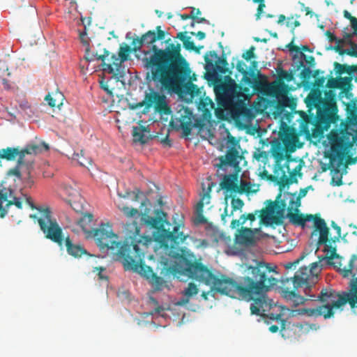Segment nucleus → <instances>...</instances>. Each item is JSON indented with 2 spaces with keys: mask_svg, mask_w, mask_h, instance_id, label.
I'll return each instance as SVG.
<instances>
[{
  "mask_svg": "<svg viewBox=\"0 0 357 357\" xmlns=\"http://www.w3.org/2000/svg\"><path fill=\"white\" fill-rule=\"evenodd\" d=\"M328 239L326 243H323L321 245H325L324 251L330 252L329 256H321L319 257V259H321V264L325 265L333 266L342 276L344 273L343 269H347V266H343L342 262L343 257H340L336 253V247L335 245H331L332 242L327 243Z\"/></svg>",
  "mask_w": 357,
  "mask_h": 357,
  "instance_id": "obj_17",
  "label": "nucleus"
},
{
  "mask_svg": "<svg viewBox=\"0 0 357 357\" xmlns=\"http://www.w3.org/2000/svg\"><path fill=\"white\" fill-rule=\"evenodd\" d=\"M202 204L197 203L195 206V213L196 216L194 220V222L195 225L200 224H206L207 222V219L204 217V208H202Z\"/></svg>",
  "mask_w": 357,
  "mask_h": 357,
  "instance_id": "obj_40",
  "label": "nucleus"
},
{
  "mask_svg": "<svg viewBox=\"0 0 357 357\" xmlns=\"http://www.w3.org/2000/svg\"><path fill=\"white\" fill-rule=\"evenodd\" d=\"M109 55V52L106 49L103 50V54H98V53L91 52L89 49L86 50L85 59L87 61H91L94 60H101L103 63L102 64L104 70H107L109 73H114V69L113 66H115L116 70L119 71L123 62H120V57L116 54H112L111 56L112 63H105V59Z\"/></svg>",
  "mask_w": 357,
  "mask_h": 357,
  "instance_id": "obj_18",
  "label": "nucleus"
},
{
  "mask_svg": "<svg viewBox=\"0 0 357 357\" xmlns=\"http://www.w3.org/2000/svg\"><path fill=\"white\" fill-rule=\"evenodd\" d=\"M339 78H333L331 77L328 79V82L326 83L327 87L330 89H338V84H339Z\"/></svg>",
  "mask_w": 357,
  "mask_h": 357,
  "instance_id": "obj_59",
  "label": "nucleus"
},
{
  "mask_svg": "<svg viewBox=\"0 0 357 357\" xmlns=\"http://www.w3.org/2000/svg\"><path fill=\"white\" fill-rule=\"evenodd\" d=\"M204 190H205L204 189ZM211 186H208L206 191L203 192V194L201 195L200 200L198 202V203L202 204V208H204V205H207L210 204L211 202Z\"/></svg>",
  "mask_w": 357,
  "mask_h": 357,
  "instance_id": "obj_45",
  "label": "nucleus"
},
{
  "mask_svg": "<svg viewBox=\"0 0 357 357\" xmlns=\"http://www.w3.org/2000/svg\"><path fill=\"white\" fill-rule=\"evenodd\" d=\"M236 68L238 71L241 73H244L248 71L247 70V66L245 63L241 61H238L236 64Z\"/></svg>",
  "mask_w": 357,
  "mask_h": 357,
  "instance_id": "obj_63",
  "label": "nucleus"
},
{
  "mask_svg": "<svg viewBox=\"0 0 357 357\" xmlns=\"http://www.w3.org/2000/svg\"><path fill=\"white\" fill-rule=\"evenodd\" d=\"M350 291L349 294H340L331 289H323L318 296L314 294L307 295L310 301H319L324 305L314 308H301L298 310L299 314H307L309 317L323 316L325 319L333 316L334 310L340 309L342 306L349 303L351 308L357 305V289H354L353 283H349Z\"/></svg>",
  "mask_w": 357,
  "mask_h": 357,
  "instance_id": "obj_6",
  "label": "nucleus"
},
{
  "mask_svg": "<svg viewBox=\"0 0 357 357\" xmlns=\"http://www.w3.org/2000/svg\"><path fill=\"white\" fill-rule=\"evenodd\" d=\"M286 146L283 143L278 139H274L271 143V153L277 162L284 160L285 157Z\"/></svg>",
  "mask_w": 357,
  "mask_h": 357,
  "instance_id": "obj_29",
  "label": "nucleus"
},
{
  "mask_svg": "<svg viewBox=\"0 0 357 357\" xmlns=\"http://www.w3.org/2000/svg\"><path fill=\"white\" fill-rule=\"evenodd\" d=\"M123 211L128 217H134L138 214V210L135 208L124 207Z\"/></svg>",
  "mask_w": 357,
  "mask_h": 357,
  "instance_id": "obj_58",
  "label": "nucleus"
},
{
  "mask_svg": "<svg viewBox=\"0 0 357 357\" xmlns=\"http://www.w3.org/2000/svg\"><path fill=\"white\" fill-rule=\"evenodd\" d=\"M50 147L45 142H42L39 144H27L24 149H21L20 158L17 160V164L19 165H23L25 164L24 157L26 154L28 155H36L42 153L44 151L49 150Z\"/></svg>",
  "mask_w": 357,
  "mask_h": 357,
  "instance_id": "obj_23",
  "label": "nucleus"
},
{
  "mask_svg": "<svg viewBox=\"0 0 357 357\" xmlns=\"http://www.w3.org/2000/svg\"><path fill=\"white\" fill-rule=\"evenodd\" d=\"M18 192L26 196L30 200V202L33 204L34 207L32 208L27 201H24L23 204L26 203L32 209H37L40 211V217H38L36 215H31L30 218L33 220H37L40 228L45 238L51 240L59 246H62L64 241L63 231L56 220L52 218L50 208H36L30 197L23 194L21 190Z\"/></svg>",
  "mask_w": 357,
  "mask_h": 357,
  "instance_id": "obj_12",
  "label": "nucleus"
},
{
  "mask_svg": "<svg viewBox=\"0 0 357 357\" xmlns=\"http://www.w3.org/2000/svg\"><path fill=\"white\" fill-rule=\"evenodd\" d=\"M222 190L230 192H236L238 189V175L236 174L225 175L220 183Z\"/></svg>",
  "mask_w": 357,
  "mask_h": 357,
  "instance_id": "obj_28",
  "label": "nucleus"
},
{
  "mask_svg": "<svg viewBox=\"0 0 357 357\" xmlns=\"http://www.w3.org/2000/svg\"><path fill=\"white\" fill-rule=\"evenodd\" d=\"M287 107L290 108L292 111L296 107L294 100L288 98L287 95L278 99L275 106V112L278 115L285 117L289 121L292 117V114L285 110Z\"/></svg>",
  "mask_w": 357,
  "mask_h": 357,
  "instance_id": "obj_22",
  "label": "nucleus"
},
{
  "mask_svg": "<svg viewBox=\"0 0 357 357\" xmlns=\"http://www.w3.org/2000/svg\"><path fill=\"white\" fill-rule=\"evenodd\" d=\"M269 93L279 99L287 95V85L282 81L273 83L269 86Z\"/></svg>",
  "mask_w": 357,
  "mask_h": 357,
  "instance_id": "obj_33",
  "label": "nucleus"
},
{
  "mask_svg": "<svg viewBox=\"0 0 357 357\" xmlns=\"http://www.w3.org/2000/svg\"><path fill=\"white\" fill-rule=\"evenodd\" d=\"M165 31L161 29L160 26H156V32L155 31H149L144 34H143L142 36V38L144 45H152V46H153L154 45L153 44L155 42H156L157 40H163L165 38ZM152 48L153 47H151V50H153ZM152 52L153 53L149 56H147V54L149 53V52H146V56L143 59V60L145 58L150 57L153 54V51ZM143 63H144V61Z\"/></svg>",
  "mask_w": 357,
  "mask_h": 357,
  "instance_id": "obj_25",
  "label": "nucleus"
},
{
  "mask_svg": "<svg viewBox=\"0 0 357 357\" xmlns=\"http://www.w3.org/2000/svg\"><path fill=\"white\" fill-rule=\"evenodd\" d=\"M148 130L144 126L133 127L132 136L134 137V140L142 144H145L147 142V139L144 132Z\"/></svg>",
  "mask_w": 357,
  "mask_h": 357,
  "instance_id": "obj_39",
  "label": "nucleus"
},
{
  "mask_svg": "<svg viewBox=\"0 0 357 357\" xmlns=\"http://www.w3.org/2000/svg\"><path fill=\"white\" fill-rule=\"evenodd\" d=\"M259 6L257 9V13L255 14V17L257 20H259L261 18V14L264 13V8L266 7L265 2L258 3Z\"/></svg>",
  "mask_w": 357,
  "mask_h": 357,
  "instance_id": "obj_61",
  "label": "nucleus"
},
{
  "mask_svg": "<svg viewBox=\"0 0 357 357\" xmlns=\"http://www.w3.org/2000/svg\"><path fill=\"white\" fill-rule=\"evenodd\" d=\"M192 112L188 108H185L182 113H180L179 116L176 119L180 123V128L183 131L184 136L187 137L190 135L192 128Z\"/></svg>",
  "mask_w": 357,
  "mask_h": 357,
  "instance_id": "obj_26",
  "label": "nucleus"
},
{
  "mask_svg": "<svg viewBox=\"0 0 357 357\" xmlns=\"http://www.w3.org/2000/svg\"><path fill=\"white\" fill-rule=\"evenodd\" d=\"M296 137L292 132V130L289 126H282L278 132V140L283 143L286 146H291L293 145Z\"/></svg>",
  "mask_w": 357,
  "mask_h": 357,
  "instance_id": "obj_30",
  "label": "nucleus"
},
{
  "mask_svg": "<svg viewBox=\"0 0 357 357\" xmlns=\"http://www.w3.org/2000/svg\"><path fill=\"white\" fill-rule=\"evenodd\" d=\"M170 255L175 258L176 265L169 266L167 272L173 275H185L210 286L208 291L201 294L204 300H208L210 294L214 297L218 293L234 298L252 301L250 309L251 314L256 315H263L275 305L265 295L278 282L271 274L274 269L268 264L259 261L255 266H248L245 271V275L237 282L225 275L216 276L185 248L178 249L176 252L172 251Z\"/></svg>",
  "mask_w": 357,
  "mask_h": 357,
  "instance_id": "obj_1",
  "label": "nucleus"
},
{
  "mask_svg": "<svg viewBox=\"0 0 357 357\" xmlns=\"http://www.w3.org/2000/svg\"><path fill=\"white\" fill-rule=\"evenodd\" d=\"M307 105H312L317 109L315 126L317 128L327 130L337 121V107L332 99H323L320 93H314L309 97Z\"/></svg>",
  "mask_w": 357,
  "mask_h": 357,
  "instance_id": "obj_11",
  "label": "nucleus"
},
{
  "mask_svg": "<svg viewBox=\"0 0 357 357\" xmlns=\"http://www.w3.org/2000/svg\"><path fill=\"white\" fill-rule=\"evenodd\" d=\"M342 40L337 41L333 50L340 55L347 54L355 57L354 48L344 50L342 48Z\"/></svg>",
  "mask_w": 357,
  "mask_h": 357,
  "instance_id": "obj_42",
  "label": "nucleus"
},
{
  "mask_svg": "<svg viewBox=\"0 0 357 357\" xmlns=\"http://www.w3.org/2000/svg\"><path fill=\"white\" fill-rule=\"evenodd\" d=\"M139 231L140 229L136 223L127 226V234L116 253V259L123 264L126 270L133 271L148 280L155 291H160L165 281L144 261V254L152 241L151 238L141 235Z\"/></svg>",
  "mask_w": 357,
  "mask_h": 357,
  "instance_id": "obj_3",
  "label": "nucleus"
},
{
  "mask_svg": "<svg viewBox=\"0 0 357 357\" xmlns=\"http://www.w3.org/2000/svg\"><path fill=\"white\" fill-rule=\"evenodd\" d=\"M142 220L145 225L157 230L158 236L156 240L165 248H174L189 237L181 230L184 227L183 224H177L171 230V224L167 220V213L160 209L155 211L153 217L144 214Z\"/></svg>",
  "mask_w": 357,
  "mask_h": 357,
  "instance_id": "obj_8",
  "label": "nucleus"
},
{
  "mask_svg": "<svg viewBox=\"0 0 357 357\" xmlns=\"http://www.w3.org/2000/svg\"><path fill=\"white\" fill-rule=\"evenodd\" d=\"M343 278H348L352 276L356 278L357 275V253L353 255L347 266V269H343Z\"/></svg>",
  "mask_w": 357,
  "mask_h": 357,
  "instance_id": "obj_36",
  "label": "nucleus"
},
{
  "mask_svg": "<svg viewBox=\"0 0 357 357\" xmlns=\"http://www.w3.org/2000/svg\"><path fill=\"white\" fill-rule=\"evenodd\" d=\"M255 47L252 46L249 50H248L245 53L243 54V58L246 61H250L252 59L255 58Z\"/></svg>",
  "mask_w": 357,
  "mask_h": 357,
  "instance_id": "obj_56",
  "label": "nucleus"
},
{
  "mask_svg": "<svg viewBox=\"0 0 357 357\" xmlns=\"http://www.w3.org/2000/svg\"><path fill=\"white\" fill-rule=\"evenodd\" d=\"M187 32H179L177 33L176 38L180 39L183 44V47L187 50L195 51L197 53H199L200 49L203 46L196 47L192 41L190 40V37L186 36Z\"/></svg>",
  "mask_w": 357,
  "mask_h": 357,
  "instance_id": "obj_35",
  "label": "nucleus"
},
{
  "mask_svg": "<svg viewBox=\"0 0 357 357\" xmlns=\"http://www.w3.org/2000/svg\"><path fill=\"white\" fill-rule=\"evenodd\" d=\"M301 188L299 191L298 195L296 196V192L292 193L289 192H286L284 193V199L285 202L286 200H289V205H292L295 206V211L296 212H299L298 208L301 206V198L306 196L307 193L308 188ZM278 200H281L280 197Z\"/></svg>",
  "mask_w": 357,
  "mask_h": 357,
  "instance_id": "obj_27",
  "label": "nucleus"
},
{
  "mask_svg": "<svg viewBox=\"0 0 357 357\" xmlns=\"http://www.w3.org/2000/svg\"><path fill=\"white\" fill-rule=\"evenodd\" d=\"M294 162L296 161L287 158L286 162L283 165H278L274 172V178L277 180L280 189L284 188L286 185L297 183L296 176H302L301 169L303 161L300 160L295 167L291 169L290 163Z\"/></svg>",
  "mask_w": 357,
  "mask_h": 357,
  "instance_id": "obj_15",
  "label": "nucleus"
},
{
  "mask_svg": "<svg viewBox=\"0 0 357 357\" xmlns=\"http://www.w3.org/2000/svg\"><path fill=\"white\" fill-rule=\"evenodd\" d=\"M331 226L335 230L336 234L333 237H328L327 243L332 242L331 245H335V243L338 241L341 236V228L334 221H332Z\"/></svg>",
  "mask_w": 357,
  "mask_h": 357,
  "instance_id": "obj_47",
  "label": "nucleus"
},
{
  "mask_svg": "<svg viewBox=\"0 0 357 357\" xmlns=\"http://www.w3.org/2000/svg\"><path fill=\"white\" fill-rule=\"evenodd\" d=\"M27 201L32 208L33 205L30 200L15 188L6 186L3 183L0 187V217L4 218L10 208L15 206L17 209L23 208V202Z\"/></svg>",
  "mask_w": 357,
  "mask_h": 357,
  "instance_id": "obj_14",
  "label": "nucleus"
},
{
  "mask_svg": "<svg viewBox=\"0 0 357 357\" xmlns=\"http://www.w3.org/2000/svg\"><path fill=\"white\" fill-rule=\"evenodd\" d=\"M334 68L337 74L341 75L344 73H347L351 76L354 73H357V65L349 66L347 64H340L337 62H335Z\"/></svg>",
  "mask_w": 357,
  "mask_h": 357,
  "instance_id": "obj_38",
  "label": "nucleus"
},
{
  "mask_svg": "<svg viewBox=\"0 0 357 357\" xmlns=\"http://www.w3.org/2000/svg\"><path fill=\"white\" fill-rule=\"evenodd\" d=\"M199 289L197 288V285L193 282H190L183 291L185 297L181 298L178 302V305H183L188 303L189 302L190 298L193 296L197 295Z\"/></svg>",
  "mask_w": 357,
  "mask_h": 357,
  "instance_id": "obj_37",
  "label": "nucleus"
},
{
  "mask_svg": "<svg viewBox=\"0 0 357 357\" xmlns=\"http://www.w3.org/2000/svg\"><path fill=\"white\" fill-rule=\"evenodd\" d=\"M19 166L20 165L17 164V165L15 167L10 169L8 172V174L16 176L20 178L21 177V172Z\"/></svg>",
  "mask_w": 357,
  "mask_h": 357,
  "instance_id": "obj_64",
  "label": "nucleus"
},
{
  "mask_svg": "<svg viewBox=\"0 0 357 357\" xmlns=\"http://www.w3.org/2000/svg\"><path fill=\"white\" fill-rule=\"evenodd\" d=\"M73 160H77L83 167H88L89 165H91V160L84 157L83 151H81L80 153L74 154Z\"/></svg>",
  "mask_w": 357,
  "mask_h": 357,
  "instance_id": "obj_43",
  "label": "nucleus"
},
{
  "mask_svg": "<svg viewBox=\"0 0 357 357\" xmlns=\"http://www.w3.org/2000/svg\"><path fill=\"white\" fill-rule=\"evenodd\" d=\"M356 34V33H354V32H353L352 33L344 32L343 38H342V39L338 38V40H342V44L347 43V44L351 45V48H353V47H354V45H356V44H354L352 42L351 39H352L353 36Z\"/></svg>",
  "mask_w": 357,
  "mask_h": 357,
  "instance_id": "obj_51",
  "label": "nucleus"
},
{
  "mask_svg": "<svg viewBox=\"0 0 357 357\" xmlns=\"http://www.w3.org/2000/svg\"><path fill=\"white\" fill-rule=\"evenodd\" d=\"M303 69L300 73V77L303 80V82H308L310 79L313 77L312 71L310 68V67H305V66L302 67Z\"/></svg>",
  "mask_w": 357,
  "mask_h": 357,
  "instance_id": "obj_49",
  "label": "nucleus"
},
{
  "mask_svg": "<svg viewBox=\"0 0 357 357\" xmlns=\"http://www.w3.org/2000/svg\"><path fill=\"white\" fill-rule=\"evenodd\" d=\"M287 47L289 48L290 52H296V54H297L298 56H300V53H303V52L301 51L300 47L294 45L293 43H289Z\"/></svg>",
  "mask_w": 357,
  "mask_h": 357,
  "instance_id": "obj_62",
  "label": "nucleus"
},
{
  "mask_svg": "<svg viewBox=\"0 0 357 357\" xmlns=\"http://www.w3.org/2000/svg\"><path fill=\"white\" fill-rule=\"evenodd\" d=\"M142 193L141 190L139 188H136L135 190L132 192H126L124 195H121L124 198L129 197L131 195H133V200L137 202L139 200V196Z\"/></svg>",
  "mask_w": 357,
  "mask_h": 357,
  "instance_id": "obj_54",
  "label": "nucleus"
},
{
  "mask_svg": "<svg viewBox=\"0 0 357 357\" xmlns=\"http://www.w3.org/2000/svg\"><path fill=\"white\" fill-rule=\"evenodd\" d=\"M144 105L147 109L153 107L155 112L160 115H169L172 113L166 96L153 89L146 93L144 100L139 103L140 107Z\"/></svg>",
  "mask_w": 357,
  "mask_h": 357,
  "instance_id": "obj_16",
  "label": "nucleus"
},
{
  "mask_svg": "<svg viewBox=\"0 0 357 357\" xmlns=\"http://www.w3.org/2000/svg\"><path fill=\"white\" fill-rule=\"evenodd\" d=\"M319 73L320 71L319 70H315L313 73V77L315 79L314 86L317 87V89L323 87L326 81L325 77H319Z\"/></svg>",
  "mask_w": 357,
  "mask_h": 357,
  "instance_id": "obj_46",
  "label": "nucleus"
},
{
  "mask_svg": "<svg viewBox=\"0 0 357 357\" xmlns=\"http://www.w3.org/2000/svg\"><path fill=\"white\" fill-rule=\"evenodd\" d=\"M21 149L18 147H7L6 149H0V162L2 160L12 161L15 160L17 157L20 158Z\"/></svg>",
  "mask_w": 357,
  "mask_h": 357,
  "instance_id": "obj_32",
  "label": "nucleus"
},
{
  "mask_svg": "<svg viewBox=\"0 0 357 357\" xmlns=\"http://www.w3.org/2000/svg\"><path fill=\"white\" fill-rule=\"evenodd\" d=\"M252 185L250 182L246 181H241V184H238V189L236 190V192H238L240 194L242 193H250L252 192Z\"/></svg>",
  "mask_w": 357,
  "mask_h": 357,
  "instance_id": "obj_48",
  "label": "nucleus"
},
{
  "mask_svg": "<svg viewBox=\"0 0 357 357\" xmlns=\"http://www.w3.org/2000/svg\"><path fill=\"white\" fill-rule=\"evenodd\" d=\"M243 77L241 80V84H247L250 86H253V74L249 71L242 73Z\"/></svg>",
  "mask_w": 357,
  "mask_h": 357,
  "instance_id": "obj_50",
  "label": "nucleus"
},
{
  "mask_svg": "<svg viewBox=\"0 0 357 357\" xmlns=\"http://www.w3.org/2000/svg\"><path fill=\"white\" fill-rule=\"evenodd\" d=\"M68 253L74 257H80L87 253L86 250L79 245L73 243L69 237L64 238Z\"/></svg>",
  "mask_w": 357,
  "mask_h": 357,
  "instance_id": "obj_31",
  "label": "nucleus"
},
{
  "mask_svg": "<svg viewBox=\"0 0 357 357\" xmlns=\"http://www.w3.org/2000/svg\"><path fill=\"white\" fill-rule=\"evenodd\" d=\"M304 257H305V255H303L302 256H301L299 258L294 260V261L284 264V266L287 270L292 269V268L295 269L296 267L297 266V265L299 264V262L301 261H302L304 259Z\"/></svg>",
  "mask_w": 357,
  "mask_h": 357,
  "instance_id": "obj_53",
  "label": "nucleus"
},
{
  "mask_svg": "<svg viewBox=\"0 0 357 357\" xmlns=\"http://www.w3.org/2000/svg\"><path fill=\"white\" fill-rule=\"evenodd\" d=\"M152 50L153 54L144 59L147 79L161 91L178 93L185 88L192 97L199 95L198 86L189 81L190 68L181 54L179 43H169L165 49L153 45Z\"/></svg>",
  "mask_w": 357,
  "mask_h": 357,
  "instance_id": "obj_2",
  "label": "nucleus"
},
{
  "mask_svg": "<svg viewBox=\"0 0 357 357\" xmlns=\"http://www.w3.org/2000/svg\"><path fill=\"white\" fill-rule=\"evenodd\" d=\"M323 267L321 259H319L311 263L310 267L301 266L293 277L282 279L280 289L283 298L292 303L293 307L304 304L307 299L297 294L296 290L304 287L305 294L309 295L311 288L317 282Z\"/></svg>",
  "mask_w": 357,
  "mask_h": 357,
  "instance_id": "obj_5",
  "label": "nucleus"
},
{
  "mask_svg": "<svg viewBox=\"0 0 357 357\" xmlns=\"http://www.w3.org/2000/svg\"><path fill=\"white\" fill-rule=\"evenodd\" d=\"M217 54L215 51H210L204 56V61L206 63L205 69L206 71H215L217 70L220 73L225 74L227 72L226 66H227V61L226 58L223 57L219 59L218 62H214L213 59L217 58Z\"/></svg>",
  "mask_w": 357,
  "mask_h": 357,
  "instance_id": "obj_19",
  "label": "nucleus"
},
{
  "mask_svg": "<svg viewBox=\"0 0 357 357\" xmlns=\"http://www.w3.org/2000/svg\"><path fill=\"white\" fill-rule=\"evenodd\" d=\"M259 231L258 228H248L241 227L238 229V234L236 236V241L241 244L250 245L255 242V234Z\"/></svg>",
  "mask_w": 357,
  "mask_h": 357,
  "instance_id": "obj_24",
  "label": "nucleus"
},
{
  "mask_svg": "<svg viewBox=\"0 0 357 357\" xmlns=\"http://www.w3.org/2000/svg\"><path fill=\"white\" fill-rule=\"evenodd\" d=\"M190 239L193 241V242L195 243V247L197 248H206L208 245V241L206 239H195L192 237H190Z\"/></svg>",
  "mask_w": 357,
  "mask_h": 357,
  "instance_id": "obj_55",
  "label": "nucleus"
},
{
  "mask_svg": "<svg viewBox=\"0 0 357 357\" xmlns=\"http://www.w3.org/2000/svg\"><path fill=\"white\" fill-rule=\"evenodd\" d=\"M45 100L47 102L48 105L52 107H55L56 105L58 106H60L61 105H62L61 102L60 103H56V99L54 98L50 93H48L45 98Z\"/></svg>",
  "mask_w": 357,
  "mask_h": 357,
  "instance_id": "obj_60",
  "label": "nucleus"
},
{
  "mask_svg": "<svg viewBox=\"0 0 357 357\" xmlns=\"http://www.w3.org/2000/svg\"><path fill=\"white\" fill-rule=\"evenodd\" d=\"M226 206L225 208L224 213L221 215V218L223 222H226L225 218L227 216H231L234 214V211H241L244 206L243 201L236 196L231 195H225Z\"/></svg>",
  "mask_w": 357,
  "mask_h": 357,
  "instance_id": "obj_20",
  "label": "nucleus"
},
{
  "mask_svg": "<svg viewBox=\"0 0 357 357\" xmlns=\"http://www.w3.org/2000/svg\"><path fill=\"white\" fill-rule=\"evenodd\" d=\"M351 81L352 76L349 77H339V84L338 89H342V91H349L351 89Z\"/></svg>",
  "mask_w": 357,
  "mask_h": 357,
  "instance_id": "obj_41",
  "label": "nucleus"
},
{
  "mask_svg": "<svg viewBox=\"0 0 357 357\" xmlns=\"http://www.w3.org/2000/svg\"><path fill=\"white\" fill-rule=\"evenodd\" d=\"M93 216L91 213H85L79 220V224L86 233L92 236L97 245L102 250H119L122 245L119 236L112 231V226L109 223H102L97 229L86 231L84 227L93 221Z\"/></svg>",
  "mask_w": 357,
  "mask_h": 357,
  "instance_id": "obj_10",
  "label": "nucleus"
},
{
  "mask_svg": "<svg viewBox=\"0 0 357 357\" xmlns=\"http://www.w3.org/2000/svg\"><path fill=\"white\" fill-rule=\"evenodd\" d=\"M132 45L134 46L135 50H140L141 47L144 45L142 36L134 38L132 40Z\"/></svg>",
  "mask_w": 357,
  "mask_h": 357,
  "instance_id": "obj_57",
  "label": "nucleus"
},
{
  "mask_svg": "<svg viewBox=\"0 0 357 357\" xmlns=\"http://www.w3.org/2000/svg\"><path fill=\"white\" fill-rule=\"evenodd\" d=\"M287 217L289 222L295 226H301L304 227L307 222L313 221L314 230L313 232L318 231L319 237L317 244L321 245V243H326L328 240V227L325 220L321 218L319 214L315 215H304L298 213L295 211V206L289 205L287 208Z\"/></svg>",
  "mask_w": 357,
  "mask_h": 357,
  "instance_id": "obj_13",
  "label": "nucleus"
},
{
  "mask_svg": "<svg viewBox=\"0 0 357 357\" xmlns=\"http://www.w3.org/2000/svg\"><path fill=\"white\" fill-rule=\"evenodd\" d=\"M281 195L280 192L274 202L268 201L267 206L261 211L256 210L254 213L241 215V224H245L247 220H249L250 226H252V223L257 220V215H258L260 224L266 226L273 224L282 225L284 218L287 202L284 200H278Z\"/></svg>",
  "mask_w": 357,
  "mask_h": 357,
  "instance_id": "obj_9",
  "label": "nucleus"
},
{
  "mask_svg": "<svg viewBox=\"0 0 357 357\" xmlns=\"http://www.w3.org/2000/svg\"><path fill=\"white\" fill-rule=\"evenodd\" d=\"M219 159L220 162L218 167L220 168H223L227 165L234 168H239V162L242 157L236 148L231 147L227 150L225 155L220 157Z\"/></svg>",
  "mask_w": 357,
  "mask_h": 357,
  "instance_id": "obj_21",
  "label": "nucleus"
},
{
  "mask_svg": "<svg viewBox=\"0 0 357 357\" xmlns=\"http://www.w3.org/2000/svg\"><path fill=\"white\" fill-rule=\"evenodd\" d=\"M279 78L282 82L283 80H286L287 82H290L294 79V76L292 73H288L287 71L281 69L280 71L278 73Z\"/></svg>",
  "mask_w": 357,
  "mask_h": 357,
  "instance_id": "obj_52",
  "label": "nucleus"
},
{
  "mask_svg": "<svg viewBox=\"0 0 357 357\" xmlns=\"http://www.w3.org/2000/svg\"><path fill=\"white\" fill-rule=\"evenodd\" d=\"M242 90V86L231 78L214 86L218 107L229 110L234 118L244 114L247 110L245 95Z\"/></svg>",
  "mask_w": 357,
  "mask_h": 357,
  "instance_id": "obj_7",
  "label": "nucleus"
},
{
  "mask_svg": "<svg viewBox=\"0 0 357 357\" xmlns=\"http://www.w3.org/2000/svg\"><path fill=\"white\" fill-rule=\"evenodd\" d=\"M130 52V47L128 45L125 44L123 46H121L119 51L120 62L126 61L128 59Z\"/></svg>",
  "mask_w": 357,
  "mask_h": 357,
  "instance_id": "obj_44",
  "label": "nucleus"
},
{
  "mask_svg": "<svg viewBox=\"0 0 357 357\" xmlns=\"http://www.w3.org/2000/svg\"><path fill=\"white\" fill-rule=\"evenodd\" d=\"M331 144V165L335 166V171L344 165L346 155L355 144L357 146V108L349 112L345 121H342L340 128L333 129L328 135Z\"/></svg>",
  "mask_w": 357,
  "mask_h": 357,
  "instance_id": "obj_4",
  "label": "nucleus"
},
{
  "mask_svg": "<svg viewBox=\"0 0 357 357\" xmlns=\"http://www.w3.org/2000/svg\"><path fill=\"white\" fill-rule=\"evenodd\" d=\"M303 61H305L309 67H313L315 65V59L313 56H308L303 52L300 53V56L297 54H295L293 56V61L296 64L297 70H299L304 66Z\"/></svg>",
  "mask_w": 357,
  "mask_h": 357,
  "instance_id": "obj_34",
  "label": "nucleus"
}]
</instances>
